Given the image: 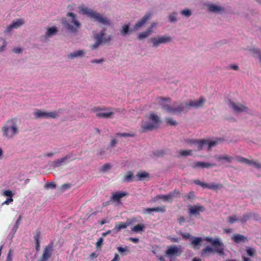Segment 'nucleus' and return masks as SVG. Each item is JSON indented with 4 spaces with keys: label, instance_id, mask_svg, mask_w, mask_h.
Here are the masks:
<instances>
[{
    "label": "nucleus",
    "instance_id": "1",
    "mask_svg": "<svg viewBox=\"0 0 261 261\" xmlns=\"http://www.w3.org/2000/svg\"><path fill=\"white\" fill-rule=\"evenodd\" d=\"M3 136L8 139L13 138L19 133V125L17 119H8L2 127Z\"/></svg>",
    "mask_w": 261,
    "mask_h": 261
},
{
    "label": "nucleus",
    "instance_id": "2",
    "mask_svg": "<svg viewBox=\"0 0 261 261\" xmlns=\"http://www.w3.org/2000/svg\"><path fill=\"white\" fill-rule=\"evenodd\" d=\"M66 16V18L62 19V23L70 32L77 33L81 25L76 19V15L73 13L68 12Z\"/></svg>",
    "mask_w": 261,
    "mask_h": 261
},
{
    "label": "nucleus",
    "instance_id": "3",
    "mask_svg": "<svg viewBox=\"0 0 261 261\" xmlns=\"http://www.w3.org/2000/svg\"><path fill=\"white\" fill-rule=\"evenodd\" d=\"M81 12L83 15H87L90 18L93 19L103 25L109 26L110 22L108 19L103 17L98 12L94 11L87 7H82L81 8Z\"/></svg>",
    "mask_w": 261,
    "mask_h": 261
},
{
    "label": "nucleus",
    "instance_id": "4",
    "mask_svg": "<svg viewBox=\"0 0 261 261\" xmlns=\"http://www.w3.org/2000/svg\"><path fill=\"white\" fill-rule=\"evenodd\" d=\"M186 142L189 145H197L198 150H202L205 145H207L208 148L211 149L213 147L217 144V142L216 141H209L205 139L197 140L195 139H189L186 140Z\"/></svg>",
    "mask_w": 261,
    "mask_h": 261
},
{
    "label": "nucleus",
    "instance_id": "5",
    "mask_svg": "<svg viewBox=\"0 0 261 261\" xmlns=\"http://www.w3.org/2000/svg\"><path fill=\"white\" fill-rule=\"evenodd\" d=\"M182 253L181 246L171 245L167 247L165 252V256L169 258L170 261H174Z\"/></svg>",
    "mask_w": 261,
    "mask_h": 261
},
{
    "label": "nucleus",
    "instance_id": "6",
    "mask_svg": "<svg viewBox=\"0 0 261 261\" xmlns=\"http://www.w3.org/2000/svg\"><path fill=\"white\" fill-rule=\"evenodd\" d=\"M185 107H186L185 103H178L176 102L174 103L173 107L168 105H163L162 109L169 113L180 114L182 112H187V111L185 110Z\"/></svg>",
    "mask_w": 261,
    "mask_h": 261
},
{
    "label": "nucleus",
    "instance_id": "7",
    "mask_svg": "<svg viewBox=\"0 0 261 261\" xmlns=\"http://www.w3.org/2000/svg\"><path fill=\"white\" fill-rule=\"evenodd\" d=\"M54 251V242L51 241L43 248L38 261H47L52 256Z\"/></svg>",
    "mask_w": 261,
    "mask_h": 261
},
{
    "label": "nucleus",
    "instance_id": "8",
    "mask_svg": "<svg viewBox=\"0 0 261 261\" xmlns=\"http://www.w3.org/2000/svg\"><path fill=\"white\" fill-rule=\"evenodd\" d=\"M206 241L210 243L214 247V250L218 253L220 255H223L224 252V245L219 239H213L210 237H206L204 239Z\"/></svg>",
    "mask_w": 261,
    "mask_h": 261
},
{
    "label": "nucleus",
    "instance_id": "9",
    "mask_svg": "<svg viewBox=\"0 0 261 261\" xmlns=\"http://www.w3.org/2000/svg\"><path fill=\"white\" fill-rule=\"evenodd\" d=\"M33 115L35 118L38 119L40 118H56L58 116V114L56 111H52L49 112H44L40 109H36L34 112Z\"/></svg>",
    "mask_w": 261,
    "mask_h": 261
},
{
    "label": "nucleus",
    "instance_id": "10",
    "mask_svg": "<svg viewBox=\"0 0 261 261\" xmlns=\"http://www.w3.org/2000/svg\"><path fill=\"white\" fill-rule=\"evenodd\" d=\"M150 40L153 43V47H157L161 44L170 42L172 38L170 36L165 35L162 36H158L150 38Z\"/></svg>",
    "mask_w": 261,
    "mask_h": 261
},
{
    "label": "nucleus",
    "instance_id": "11",
    "mask_svg": "<svg viewBox=\"0 0 261 261\" xmlns=\"http://www.w3.org/2000/svg\"><path fill=\"white\" fill-rule=\"evenodd\" d=\"M179 192L176 190H174L170 192L168 194H159L158 195L156 198L158 199L162 200L164 202L170 201L171 202L173 199L175 197H178L179 196Z\"/></svg>",
    "mask_w": 261,
    "mask_h": 261
},
{
    "label": "nucleus",
    "instance_id": "12",
    "mask_svg": "<svg viewBox=\"0 0 261 261\" xmlns=\"http://www.w3.org/2000/svg\"><path fill=\"white\" fill-rule=\"evenodd\" d=\"M128 193L125 191H117L113 192L110 198V200L113 202L120 203L121 198L125 196H128Z\"/></svg>",
    "mask_w": 261,
    "mask_h": 261
},
{
    "label": "nucleus",
    "instance_id": "13",
    "mask_svg": "<svg viewBox=\"0 0 261 261\" xmlns=\"http://www.w3.org/2000/svg\"><path fill=\"white\" fill-rule=\"evenodd\" d=\"M194 183L196 185L200 186L203 188H207L209 189H212L214 190H217L219 188L223 187L221 184H207L201 181L199 179H195L194 180Z\"/></svg>",
    "mask_w": 261,
    "mask_h": 261
},
{
    "label": "nucleus",
    "instance_id": "14",
    "mask_svg": "<svg viewBox=\"0 0 261 261\" xmlns=\"http://www.w3.org/2000/svg\"><path fill=\"white\" fill-rule=\"evenodd\" d=\"M228 106L235 112H245L248 110V108L240 103H236L231 100L228 101Z\"/></svg>",
    "mask_w": 261,
    "mask_h": 261
},
{
    "label": "nucleus",
    "instance_id": "15",
    "mask_svg": "<svg viewBox=\"0 0 261 261\" xmlns=\"http://www.w3.org/2000/svg\"><path fill=\"white\" fill-rule=\"evenodd\" d=\"M206 99L203 97H201L198 100L192 101L190 100L185 103L186 107H193L195 108H198L202 107L204 103L205 102Z\"/></svg>",
    "mask_w": 261,
    "mask_h": 261
},
{
    "label": "nucleus",
    "instance_id": "16",
    "mask_svg": "<svg viewBox=\"0 0 261 261\" xmlns=\"http://www.w3.org/2000/svg\"><path fill=\"white\" fill-rule=\"evenodd\" d=\"M151 13L150 12L147 13L141 19L139 20L134 26L133 30L134 31L138 30L142 27L146 22L151 18Z\"/></svg>",
    "mask_w": 261,
    "mask_h": 261
},
{
    "label": "nucleus",
    "instance_id": "17",
    "mask_svg": "<svg viewBox=\"0 0 261 261\" xmlns=\"http://www.w3.org/2000/svg\"><path fill=\"white\" fill-rule=\"evenodd\" d=\"M24 23V21L22 19H17L13 21L6 29V32H10L13 29H18Z\"/></svg>",
    "mask_w": 261,
    "mask_h": 261
},
{
    "label": "nucleus",
    "instance_id": "18",
    "mask_svg": "<svg viewBox=\"0 0 261 261\" xmlns=\"http://www.w3.org/2000/svg\"><path fill=\"white\" fill-rule=\"evenodd\" d=\"M216 165L214 163L203 162H195L192 165L193 168H208Z\"/></svg>",
    "mask_w": 261,
    "mask_h": 261
},
{
    "label": "nucleus",
    "instance_id": "19",
    "mask_svg": "<svg viewBox=\"0 0 261 261\" xmlns=\"http://www.w3.org/2000/svg\"><path fill=\"white\" fill-rule=\"evenodd\" d=\"M158 127V126L157 125L151 123L142 122L140 131L141 133H145L148 130H152L154 128Z\"/></svg>",
    "mask_w": 261,
    "mask_h": 261
},
{
    "label": "nucleus",
    "instance_id": "20",
    "mask_svg": "<svg viewBox=\"0 0 261 261\" xmlns=\"http://www.w3.org/2000/svg\"><path fill=\"white\" fill-rule=\"evenodd\" d=\"M131 223L132 222L129 219H127L125 222H118L116 223L114 229L119 231L122 229L126 228L127 226L130 225Z\"/></svg>",
    "mask_w": 261,
    "mask_h": 261
},
{
    "label": "nucleus",
    "instance_id": "21",
    "mask_svg": "<svg viewBox=\"0 0 261 261\" xmlns=\"http://www.w3.org/2000/svg\"><path fill=\"white\" fill-rule=\"evenodd\" d=\"M154 24V23L151 24V26L146 31L140 33L138 35V39L139 40H142L149 37L152 32V28L153 27Z\"/></svg>",
    "mask_w": 261,
    "mask_h": 261
},
{
    "label": "nucleus",
    "instance_id": "22",
    "mask_svg": "<svg viewBox=\"0 0 261 261\" xmlns=\"http://www.w3.org/2000/svg\"><path fill=\"white\" fill-rule=\"evenodd\" d=\"M204 207L203 206L194 205L189 209V212L190 214L194 215H199V212H204Z\"/></svg>",
    "mask_w": 261,
    "mask_h": 261
},
{
    "label": "nucleus",
    "instance_id": "23",
    "mask_svg": "<svg viewBox=\"0 0 261 261\" xmlns=\"http://www.w3.org/2000/svg\"><path fill=\"white\" fill-rule=\"evenodd\" d=\"M232 240L236 243H239L242 242L248 241L247 238L243 234H236L231 237Z\"/></svg>",
    "mask_w": 261,
    "mask_h": 261
},
{
    "label": "nucleus",
    "instance_id": "24",
    "mask_svg": "<svg viewBox=\"0 0 261 261\" xmlns=\"http://www.w3.org/2000/svg\"><path fill=\"white\" fill-rule=\"evenodd\" d=\"M105 35V30L104 29L101 30L99 33H97L94 36V39L96 41L100 42L101 43H103L104 41V36Z\"/></svg>",
    "mask_w": 261,
    "mask_h": 261
},
{
    "label": "nucleus",
    "instance_id": "25",
    "mask_svg": "<svg viewBox=\"0 0 261 261\" xmlns=\"http://www.w3.org/2000/svg\"><path fill=\"white\" fill-rule=\"evenodd\" d=\"M84 55V51L83 50H79L75 51L73 53H70L68 54L67 57L69 59H72L74 58L82 57Z\"/></svg>",
    "mask_w": 261,
    "mask_h": 261
},
{
    "label": "nucleus",
    "instance_id": "26",
    "mask_svg": "<svg viewBox=\"0 0 261 261\" xmlns=\"http://www.w3.org/2000/svg\"><path fill=\"white\" fill-rule=\"evenodd\" d=\"M134 173L132 171L127 172L124 176L123 181L125 182H130L133 180Z\"/></svg>",
    "mask_w": 261,
    "mask_h": 261
},
{
    "label": "nucleus",
    "instance_id": "27",
    "mask_svg": "<svg viewBox=\"0 0 261 261\" xmlns=\"http://www.w3.org/2000/svg\"><path fill=\"white\" fill-rule=\"evenodd\" d=\"M114 113L112 112H107V113H97L96 114V116L98 118H113V117Z\"/></svg>",
    "mask_w": 261,
    "mask_h": 261
},
{
    "label": "nucleus",
    "instance_id": "28",
    "mask_svg": "<svg viewBox=\"0 0 261 261\" xmlns=\"http://www.w3.org/2000/svg\"><path fill=\"white\" fill-rule=\"evenodd\" d=\"M222 10L221 7L216 6L215 5H210L208 6V10L212 12H218Z\"/></svg>",
    "mask_w": 261,
    "mask_h": 261
},
{
    "label": "nucleus",
    "instance_id": "29",
    "mask_svg": "<svg viewBox=\"0 0 261 261\" xmlns=\"http://www.w3.org/2000/svg\"><path fill=\"white\" fill-rule=\"evenodd\" d=\"M149 119L151 120L154 124L156 125L158 123L161 122L160 118L156 114H151L149 116Z\"/></svg>",
    "mask_w": 261,
    "mask_h": 261
},
{
    "label": "nucleus",
    "instance_id": "30",
    "mask_svg": "<svg viewBox=\"0 0 261 261\" xmlns=\"http://www.w3.org/2000/svg\"><path fill=\"white\" fill-rule=\"evenodd\" d=\"M70 158V156L67 155L64 158H62L61 159H60L54 162V167H59L61 166L65 161L66 160Z\"/></svg>",
    "mask_w": 261,
    "mask_h": 261
},
{
    "label": "nucleus",
    "instance_id": "31",
    "mask_svg": "<svg viewBox=\"0 0 261 261\" xmlns=\"http://www.w3.org/2000/svg\"><path fill=\"white\" fill-rule=\"evenodd\" d=\"M232 159H233L232 157H231L228 155H227V154L221 155L219 156L218 158V161H220L222 160H224L229 163L231 162Z\"/></svg>",
    "mask_w": 261,
    "mask_h": 261
},
{
    "label": "nucleus",
    "instance_id": "32",
    "mask_svg": "<svg viewBox=\"0 0 261 261\" xmlns=\"http://www.w3.org/2000/svg\"><path fill=\"white\" fill-rule=\"evenodd\" d=\"M145 226L144 224H138L135 225L132 228V230L135 232H138L141 231H143L144 230Z\"/></svg>",
    "mask_w": 261,
    "mask_h": 261
},
{
    "label": "nucleus",
    "instance_id": "33",
    "mask_svg": "<svg viewBox=\"0 0 261 261\" xmlns=\"http://www.w3.org/2000/svg\"><path fill=\"white\" fill-rule=\"evenodd\" d=\"M57 32L58 29L56 27H53L47 29L46 35L48 37H50L55 34Z\"/></svg>",
    "mask_w": 261,
    "mask_h": 261
},
{
    "label": "nucleus",
    "instance_id": "34",
    "mask_svg": "<svg viewBox=\"0 0 261 261\" xmlns=\"http://www.w3.org/2000/svg\"><path fill=\"white\" fill-rule=\"evenodd\" d=\"M246 251L248 255L251 257L254 256L256 254V250L251 247H247L246 248Z\"/></svg>",
    "mask_w": 261,
    "mask_h": 261
},
{
    "label": "nucleus",
    "instance_id": "35",
    "mask_svg": "<svg viewBox=\"0 0 261 261\" xmlns=\"http://www.w3.org/2000/svg\"><path fill=\"white\" fill-rule=\"evenodd\" d=\"M136 176L138 178V180H141L144 178L148 177L149 174L145 171H141L137 174Z\"/></svg>",
    "mask_w": 261,
    "mask_h": 261
},
{
    "label": "nucleus",
    "instance_id": "36",
    "mask_svg": "<svg viewBox=\"0 0 261 261\" xmlns=\"http://www.w3.org/2000/svg\"><path fill=\"white\" fill-rule=\"evenodd\" d=\"M117 137H134L136 136L134 133H118L116 134Z\"/></svg>",
    "mask_w": 261,
    "mask_h": 261
},
{
    "label": "nucleus",
    "instance_id": "37",
    "mask_svg": "<svg viewBox=\"0 0 261 261\" xmlns=\"http://www.w3.org/2000/svg\"><path fill=\"white\" fill-rule=\"evenodd\" d=\"M236 160L237 161L240 163H244L249 165H250V164L251 163V161L250 160L245 158L242 156H237L236 158Z\"/></svg>",
    "mask_w": 261,
    "mask_h": 261
},
{
    "label": "nucleus",
    "instance_id": "38",
    "mask_svg": "<svg viewBox=\"0 0 261 261\" xmlns=\"http://www.w3.org/2000/svg\"><path fill=\"white\" fill-rule=\"evenodd\" d=\"M129 30V24H125L122 27V29L120 31L122 35L125 36L128 34Z\"/></svg>",
    "mask_w": 261,
    "mask_h": 261
},
{
    "label": "nucleus",
    "instance_id": "39",
    "mask_svg": "<svg viewBox=\"0 0 261 261\" xmlns=\"http://www.w3.org/2000/svg\"><path fill=\"white\" fill-rule=\"evenodd\" d=\"M165 121L167 125L171 126H175L177 125V122L172 118L168 117L165 119Z\"/></svg>",
    "mask_w": 261,
    "mask_h": 261
},
{
    "label": "nucleus",
    "instance_id": "40",
    "mask_svg": "<svg viewBox=\"0 0 261 261\" xmlns=\"http://www.w3.org/2000/svg\"><path fill=\"white\" fill-rule=\"evenodd\" d=\"M117 249L122 255H124L126 254L124 253V252H129L128 247L127 246H125L124 248L119 246L117 248Z\"/></svg>",
    "mask_w": 261,
    "mask_h": 261
},
{
    "label": "nucleus",
    "instance_id": "41",
    "mask_svg": "<svg viewBox=\"0 0 261 261\" xmlns=\"http://www.w3.org/2000/svg\"><path fill=\"white\" fill-rule=\"evenodd\" d=\"M251 215L250 213L245 214L242 218L239 219V221L242 223H245L247 222L251 217Z\"/></svg>",
    "mask_w": 261,
    "mask_h": 261
},
{
    "label": "nucleus",
    "instance_id": "42",
    "mask_svg": "<svg viewBox=\"0 0 261 261\" xmlns=\"http://www.w3.org/2000/svg\"><path fill=\"white\" fill-rule=\"evenodd\" d=\"M41 233L39 230H36L34 233V239L35 242H40V238Z\"/></svg>",
    "mask_w": 261,
    "mask_h": 261
},
{
    "label": "nucleus",
    "instance_id": "43",
    "mask_svg": "<svg viewBox=\"0 0 261 261\" xmlns=\"http://www.w3.org/2000/svg\"><path fill=\"white\" fill-rule=\"evenodd\" d=\"M152 208L153 212L165 213L166 211V207L165 205Z\"/></svg>",
    "mask_w": 261,
    "mask_h": 261
},
{
    "label": "nucleus",
    "instance_id": "44",
    "mask_svg": "<svg viewBox=\"0 0 261 261\" xmlns=\"http://www.w3.org/2000/svg\"><path fill=\"white\" fill-rule=\"evenodd\" d=\"M192 150H181L179 151V154L181 156H186L192 154Z\"/></svg>",
    "mask_w": 261,
    "mask_h": 261
},
{
    "label": "nucleus",
    "instance_id": "45",
    "mask_svg": "<svg viewBox=\"0 0 261 261\" xmlns=\"http://www.w3.org/2000/svg\"><path fill=\"white\" fill-rule=\"evenodd\" d=\"M213 249L210 246H207L204 248L202 250L201 254L202 255L207 253H211L213 252Z\"/></svg>",
    "mask_w": 261,
    "mask_h": 261
},
{
    "label": "nucleus",
    "instance_id": "46",
    "mask_svg": "<svg viewBox=\"0 0 261 261\" xmlns=\"http://www.w3.org/2000/svg\"><path fill=\"white\" fill-rule=\"evenodd\" d=\"M194 239L192 240L191 243L194 246L199 245L200 243L202 241V239L200 237H194Z\"/></svg>",
    "mask_w": 261,
    "mask_h": 261
},
{
    "label": "nucleus",
    "instance_id": "47",
    "mask_svg": "<svg viewBox=\"0 0 261 261\" xmlns=\"http://www.w3.org/2000/svg\"><path fill=\"white\" fill-rule=\"evenodd\" d=\"M227 220L229 223L232 224L238 221H239V219H238L236 215H233L229 216L227 218Z\"/></svg>",
    "mask_w": 261,
    "mask_h": 261
},
{
    "label": "nucleus",
    "instance_id": "48",
    "mask_svg": "<svg viewBox=\"0 0 261 261\" xmlns=\"http://www.w3.org/2000/svg\"><path fill=\"white\" fill-rule=\"evenodd\" d=\"M180 13L182 15L187 17H189L192 15L191 11L189 9L182 10L181 11Z\"/></svg>",
    "mask_w": 261,
    "mask_h": 261
},
{
    "label": "nucleus",
    "instance_id": "49",
    "mask_svg": "<svg viewBox=\"0 0 261 261\" xmlns=\"http://www.w3.org/2000/svg\"><path fill=\"white\" fill-rule=\"evenodd\" d=\"M250 165H252L258 169L261 168V163L258 162L257 161L250 160Z\"/></svg>",
    "mask_w": 261,
    "mask_h": 261
},
{
    "label": "nucleus",
    "instance_id": "50",
    "mask_svg": "<svg viewBox=\"0 0 261 261\" xmlns=\"http://www.w3.org/2000/svg\"><path fill=\"white\" fill-rule=\"evenodd\" d=\"M179 234L183 237L185 240L190 239V238H194L189 232H180Z\"/></svg>",
    "mask_w": 261,
    "mask_h": 261
},
{
    "label": "nucleus",
    "instance_id": "51",
    "mask_svg": "<svg viewBox=\"0 0 261 261\" xmlns=\"http://www.w3.org/2000/svg\"><path fill=\"white\" fill-rule=\"evenodd\" d=\"M111 168V165L109 163L104 164L101 167V171L103 172H106Z\"/></svg>",
    "mask_w": 261,
    "mask_h": 261
},
{
    "label": "nucleus",
    "instance_id": "52",
    "mask_svg": "<svg viewBox=\"0 0 261 261\" xmlns=\"http://www.w3.org/2000/svg\"><path fill=\"white\" fill-rule=\"evenodd\" d=\"M45 188L47 189H55L56 187V185L54 182H46L45 185Z\"/></svg>",
    "mask_w": 261,
    "mask_h": 261
},
{
    "label": "nucleus",
    "instance_id": "53",
    "mask_svg": "<svg viewBox=\"0 0 261 261\" xmlns=\"http://www.w3.org/2000/svg\"><path fill=\"white\" fill-rule=\"evenodd\" d=\"M3 194L4 196H8L9 197H13L14 195L13 193H12V191L10 190H7L4 191Z\"/></svg>",
    "mask_w": 261,
    "mask_h": 261
},
{
    "label": "nucleus",
    "instance_id": "54",
    "mask_svg": "<svg viewBox=\"0 0 261 261\" xmlns=\"http://www.w3.org/2000/svg\"><path fill=\"white\" fill-rule=\"evenodd\" d=\"M103 242V238H99L96 243V247L97 248H101Z\"/></svg>",
    "mask_w": 261,
    "mask_h": 261
},
{
    "label": "nucleus",
    "instance_id": "55",
    "mask_svg": "<svg viewBox=\"0 0 261 261\" xmlns=\"http://www.w3.org/2000/svg\"><path fill=\"white\" fill-rule=\"evenodd\" d=\"M177 14L176 12L173 13L172 14L170 15L169 16L170 21V22H175L176 21V15Z\"/></svg>",
    "mask_w": 261,
    "mask_h": 261
},
{
    "label": "nucleus",
    "instance_id": "56",
    "mask_svg": "<svg viewBox=\"0 0 261 261\" xmlns=\"http://www.w3.org/2000/svg\"><path fill=\"white\" fill-rule=\"evenodd\" d=\"M187 199L190 200L195 197V193L194 191H190L188 195L185 196Z\"/></svg>",
    "mask_w": 261,
    "mask_h": 261
},
{
    "label": "nucleus",
    "instance_id": "57",
    "mask_svg": "<svg viewBox=\"0 0 261 261\" xmlns=\"http://www.w3.org/2000/svg\"><path fill=\"white\" fill-rule=\"evenodd\" d=\"M106 110V108L105 107H95L92 108V111L93 112H96L99 111H102Z\"/></svg>",
    "mask_w": 261,
    "mask_h": 261
},
{
    "label": "nucleus",
    "instance_id": "58",
    "mask_svg": "<svg viewBox=\"0 0 261 261\" xmlns=\"http://www.w3.org/2000/svg\"><path fill=\"white\" fill-rule=\"evenodd\" d=\"M70 187H71V184L67 183V184H64L62 185L61 187V189L63 191H65L66 190L69 189Z\"/></svg>",
    "mask_w": 261,
    "mask_h": 261
},
{
    "label": "nucleus",
    "instance_id": "59",
    "mask_svg": "<svg viewBox=\"0 0 261 261\" xmlns=\"http://www.w3.org/2000/svg\"><path fill=\"white\" fill-rule=\"evenodd\" d=\"M153 212V208L152 207H150V208H144L143 210V212H142V213L144 214H150L151 213V212Z\"/></svg>",
    "mask_w": 261,
    "mask_h": 261
},
{
    "label": "nucleus",
    "instance_id": "60",
    "mask_svg": "<svg viewBox=\"0 0 261 261\" xmlns=\"http://www.w3.org/2000/svg\"><path fill=\"white\" fill-rule=\"evenodd\" d=\"M101 43L98 41H96L95 43L91 45V48L93 50L96 49Z\"/></svg>",
    "mask_w": 261,
    "mask_h": 261
},
{
    "label": "nucleus",
    "instance_id": "61",
    "mask_svg": "<svg viewBox=\"0 0 261 261\" xmlns=\"http://www.w3.org/2000/svg\"><path fill=\"white\" fill-rule=\"evenodd\" d=\"M13 201L12 197L8 198L3 203V205H9L10 203H11Z\"/></svg>",
    "mask_w": 261,
    "mask_h": 261
},
{
    "label": "nucleus",
    "instance_id": "62",
    "mask_svg": "<svg viewBox=\"0 0 261 261\" xmlns=\"http://www.w3.org/2000/svg\"><path fill=\"white\" fill-rule=\"evenodd\" d=\"M112 37L111 35L108 36L107 38H104L103 44H109L112 40Z\"/></svg>",
    "mask_w": 261,
    "mask_h": 261
},
{
    "label": "nucleus",
    "instance_id": "63",
    "mask_svg": "<svg viewBox=\"0 0 261 261\" xmlns=\"http://www.w3.org/2000/svg\"><path fill=\"white\" fill-rule=\"evenodd\" d=\"M253 52L256 54L261 62V51L258 49H253Z\"/></svg>",
    "mask_w": 261,
    "mask_h": 261
},
{
    "label": "nucleus",
    "instance_id": "64",
    "mask_svg": "<svg viewBox=\"0 0 261 261\" xmlns=\"http://www.w3.org/2000/svg\"><path fill=\"white\" fill-rule=\"evenodd\" d=\"M7 45V43L6 41L4 39L3 44L2 46H0V52L4 51L5 50V48Z\"/></svg>",
    "mask_w": 261,
    "mask_h": 261
}]
</instances>
